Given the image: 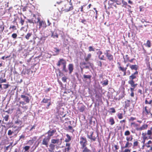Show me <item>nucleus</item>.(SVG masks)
Instances as JSON below:
<instances>
[{
    "instance_id": "1",
    "label": "nucleus",
    "mask_w": 152,
    "mask_h": 152,
    "mask_svg": "<svg viewBox=\"0 0 152 152\" xmlns=\"http://www.w3.org/2000/svg\"><path fill=\"white\" fill-rule=\"evenodd\" d=\"M138 72L135 71L132 73L129 77V80L128 83L130 84L132 87H136L137 85V84H135L134 80L136 79L138 77Z\"/></svg>"
},
{
    "instance_id": "2",
    "label": "nucleus",
    "mask_w": 152,
    "mask_h": 152,
    "mask_svg": "<svg viewBox=\"0 0 152 152\" xmlns=\"http://www.w3.org/2000/svg\"><path fill=\"white\" fill-rule=\"evenodd\" d=\"M56 65L58 66H61L62 71L65 72H68V70L66 68V61L63 58L60 59L56 64Z\"/></svg>"
},
{
    "instance_id": "3",
    "label": "nucleus",
    "mask_w": 152,
    "mask_h": 152,
    "mask_svg": "<svg viewBox=\"0 0 152 152\" xmlns=\"http://www.w3.org/2000/svg\"><path fill=\"white\" fill-rule=\"evenodd\" d=\"M142 113L143 117L148 118H151L152 115L151 111L148 109V107L147 106L143 107Z\"/></svg>"
},
{
    "instance_id": "4",
    "label": "nucleus",
    "mask_w": 152,
    "mask_h": 152,
    "mask_svg": "<svg viewBox=\"0 0 152 152\" xmlns=\"http://www.w3.org/2000/svg\"><path fill=\"white\" fill-rule=\"evenodd\" d=\"M66 115L65 114L61 117L59 114H56L53 119V123L55 124H59V122L62 123L64 122V120L62 119V118L65 117Z\"/></svg>"
},
{
    "instance_id": "5",
    "label": "nucleus",
    "mask_w": 152,
    "mask_h": 152,
    "mask_svg": "<svg viewBox=\"0 0 152 152\" xmlns=\"http://www.w3.org/2000/svg\"><path fill=\"white\" fill-rule=\"evenodd\" d=\"M71 0H70L69 2V4L70 6L69 7L68 4H65L64 6V8H62V11H64L65 12H67L72 10L74 9L72 4L71 2Z\"/></svg>"
},
{
    "instance_id": "6",
    "label": "nucleus",
    "mask_w": 152,
    "mask_h": 152,
    "mask_svg": "<svg viewBox=\"0 0 152 152\" xmlns=\"http://www.w3.org/2000/svg\"><path fill=\"white\" fill-rule=\"evenodd\" d=\"M87 139L85 137L83 136L80 137L79 143L81 146V148H84L87 145Z\"/></svg>"
},
{
    "instance_id": "7",
    "label": "nucleus",
    "mask_w": 152,
    "mask_h": 152,
    "mask_svg": "<svg viewBox=\"0 0 152 152\" xmlns=\"http://www.w3.org/2000/svg\"><path fill=\"white\" fill-rule=\"evenodd\" d=\"M91 63L88 62L86 63L85 62H81L80 63V67L81 68V71L82 72L83 69H89Z\"/></svg>"
},
{
    "instance_id": "8",
    "label": "nucleus",
    "mask_w": 152,
    "mask_h": 152,
    "mask_svg": "<svg viewBox=\"0 0 152 152\" xmlns=\"http://www.w3.org/2000/svg\"><path fill=\"white\" fill-rule=\"evenodd\" d=\"M117 64L118 65V69L119 71L123 72V75L124 76L126 75V71L127 69V68L121 66V63L119 62H118Z\"/></svg>"
},
{
    "instance_id": "9",
    "label": "nucleus",
    "mask_w": 152,
    "mask_h": 152,
    "mask_svg": "<svg viewBox=\"0 0 152 152\" xmlns=\"http://www.w3.org/2000/svg\"><path fill=\"white\" fill-rule=\"evenodd\" d=\"M104 54L109 61H113V55L110 53V50H106L105 53Z\"/></svg>"
},
{
    "instance_id": "10",
    "label": "nucleus",
    "mask_w": 152,
    "mask_h": 152,
    "mask_svg": "<svg viewBox=\"0 0 152 152\" xmlns=\"http://www.w3.org/2000/svg\"><path fill=\"white\" fill-rule=\"evenodd\" d=\"M145 149H146V152H152V141L149 140L145 144Z\"/></svg>"
},
{
    "instance_id": "11",
    "label": "nucleus",
    "mask_w": 152,
    "mask_h": 152,
    "mask_svg": "<svg viewBox=\"0 0 152 152\" xmlns=\"http://www.w3.org/2000/svg\"><path fill=\"white\" fill-rule=\"evenodd\" d=\"M50 140V139L49 138L45 136L42 140L41 145L45 146L46 148H48V146Z\"/></svg>"
},
{
    "instance_id": "12",
    "label": "nucleus",
    "mask_w": 152,
    "mask_h": 152,
    "mask_svg": "<svg viewBox=\"0 0 152 152\" xmlns=\"http://www.w3.org/2000/svg\"><path fill=\"white\" fill-rule=\"evenodd\" d=\"M89 132H88L87 133V137L88 138L90 139L92 141H95L96 140V137L95 136H93V131H91L89 133L90 135L89 134Z\"/></svg>"
},
{
    "instance_id": "13",
    "label": "nucleus",
    "mask_w": 152,
    "mask_h": 152,
    "mask_svg": "<svg viewBox=\"0 0 152 152\" xmlns=\"http://www.w3.org/2000/svg\"><path fill=\"white\" fill-rule=\"evenodd\" d=\"M37 23H39V28L42 27L45 28L46 27V25L45 22L42 20H40L39 18H38Z\"/></svg>"
},
{
    "instance_id": "14",
    "label": "nucleus",
    "mask_w": 152,
    "mask_h": 152,
    "mask_svg": "<svg viewBox=\"0 0 152 152\" xmlns=\"http://www.w3.org/2000/svg\"><path fill=\"white\" fill-rule=\"evenodd\" d=\"M56 132V130L55 129L52 130H49L46 133L48 134V136L47 137L50 139L51 137L53 136Z\"/></svg>"
},
{
    "instance_id": "15",
    "label": "nucleus",
    "mask_w": 152,
    "mask_h": 152,
    "mask_svg": "<svg viewBox=\"0 0 152 152\" xmlns=\"http://www.w3.org/2000/svg\"><path fill=\"white\" fill-rule=\"evenodd\" d=\"M145 103L146 104H149L151 105L152 104V99L150 96L149 97L146 98L145 99Z\"/></svg>"
},
{
    "instance_id": "16",
    "label": "nucleus",
    "mask_w": 152,
    "mask_h": 152,
    "mask_svg": "<svg viewBox=\"0 0 152 152\" xmlns=\"http://www.w3.org/2000/svg\"><path fill=\"white\" fill-rule=\"evenodd\" d=\"M148 127V125L147 124H144L142 126L140 127H137L136 128L137 130L138 131H141L142 130L146 129Z\"/></svg>"
},
{
    "instance_id": "17",
    "label": "nucleus",
    "mask_w": 152,
    "mask_h": 152,
    "mask_svg": "<svg viewBox=\"0 0 152 152\" xmlns=\"http://www.w3.org/2000/svg\"><path fill=\"white\" fill-rule=\"evenodd\" d=\"M48 146H49V148H48V151L50 152H54L55 145L52 143H50Z\"/></svg>"
},
{
    "instance_id": "18",
    "label": "nucleus",
    "mask_w": 152,
    "mask_h": 152,
    "mask_svg": "<svg viewBox=\"0 0 152 152\" xmlns=\"http://www.w3.org/2000/svg\"><path fill=\"white\" fill-rule=\"evenodd\" d=\"M20 96L23 99L25 102L26 103H28L29 102L30 99L28 96L24 95H21Z\"/></svg>"
},
{
    "instance_id": "19",
    "label": "nucleus",
    "mask_w": 152,
    "mask_h": 152,
    "mask_svg": "<svg viewBox=\"0 0 152 152\" xmlns=\"http://www.w3.org/2000/svg\"><path fill=\"white\" fill-rule=\"evenodd\" d=\"M68 69L69 71V73L71 74L74 69V65L72 64H69L68 65Z\"/></svg>"
},
{
    "instance_id": "20",
    "label": "nucleus",
    "mask_w": 152,
    "mask_h": 152,
    "mask_svg": "<svg viewBox=\"0 0 152 152\" xmlns=\"http://www.w3.org/2000/svg\"><path fill=\"white\" fill-rule=\"evenodd\" d=\"M4 29V22L1 20L0 21V33L1 34Z\"/></svg>"
},
{
    "instance_id": "21",
    "label": "nucleus",
    "mask_w": 152,
    "mask_h": 152,
    "mask_svg": "<svg viewBox=\"0 0 152 152\" xmlns=\"http://www.w3.org/2000/svg\"><path fill=\"white\" fill-rule=\"evenodd\" d=\"M129 67L132 70H134L135 71H137V70L138 68V66L137 65H130Z\"/></svg>"
},
{
    "instance_id": "22",
    "label": "nucleus",
    "mask_w": 152,
    "mask_h": 152,
    "mask_svg": "<svg viewBox=\"0 0 152 152\" xmlns=\"http://www.w3.org/2000/svg\"><path fill=\"white\" fill-rule=\"evenodd\" d=\"M17 131V133H18L19 131V130H18V129H16L15 130H9L8 131L7 134L8 136H10L12 135L14 132Z\"/></svg>"
},
{
    "instance_id": "23",
    "label": "nucleus",
    "mask_w": 152,
    "mask_h": 152,
    "mask_svg": "<svg viewBox=\"0 0 152 152\" xmlns=\"http://www.w3.org/2000/svg\"><path fill=\"white\" fill-rule=\"evenodd\" d=\"M50 143L53 144H58L59 142V139H52L51 140Z\"/></svg>"
},
{
    "instance_id": "24",
    "label": "nucleus",
    "mask_w": 152,
    "mask_h": 152,
    "mask_svg": "<svg viewBox=\"0 0 152 152\" xmlns=\"http://www.w3.org/2000/svg\"><path fill=\"white\" fill-rule=\"evenodd\" d=\"M83 78L85 80L88 79L89 81H91L92 76L90 75H86L84 74L83 75Z\"/></svg>"
},
{
    "instance_id": "25",
    "label": "nucleus",
    "mask_w": 152,
    "mask_h": 152,
    "mask_svg": "<svg viewBox=\"0 0 152 152\" xmlns=\"http://www.w3.org/2000/svg\"><path fill=\"white\" fill-rule=\"evenodd\" d=\"M66 138H65L64 141L67 143L69 142L72 140V137L70 136L68 134H66Z\"/></svg>"
},
{
    "instance_id": "26",
    "label": "nucleus",
    "mask_w": 152,
    "mask_h": 152,
    "mask_svg": "<svg viewBox=\"0 0 152 152\" xmlns=\"http://www.w3.org/2000/svg\"><path fill=\"white\" fill-rule=\"evenodd\" d=\"M124 108L127 109L128 107H129L130 106V101L129 100H127L125 102Z\"/></svg>"
},
{
    "instance_id": "27",
    "label": "nucleus",
    "mask_w": 152,
    "mask_h": 152,
    "mask_svg": "<svg viewBox=\"0 0 152 152\" xmlns=\"http://www.w3.org/2000/svg\"><path fill=\"white\" fill-rule=\"evenodd\" d=\"M71 144L70 143H66V144L65 146L66 148H65V151H67L68 152L71 149L70 147Z\"/></svg>"
},
{
    "instance_id": "28",
    "label": "nucleus",
    "mask_w": 152,
    "mask_h": 152,
    "mask_svg": "<svg viewBox=\"0 0 152 152\" xmlns=\"http://www.w3.org/2000/svg\"><path fill=\"white\" fill-rule=\"evenodd\" d=\"M123 59L124 63H126L129 61L130 58L128 55H126L125 56H124Z\"/></svg>"
},
{
    "instance_id": "29",
    "label": "nucleus",
    "mask_w": 152,
    "mask_h": 152,
    "mask_svg": "<svg viewBox=\"0 0 152 152\" xmlns=\"http://www.w3.org/2000/svg\"><path fill=\"white\" fill-rule=\"evenodd\" d=\"M91 57V53L88 54L87 57L84 58V60L86 62L88 61L90 59Z\"/></svg>"
},
{
    "instance_id": "30",
    "label": "nucleus",
    "mask_w": 152,
    "mask_h": 152,
    "mask_svg": "<svg viewBox=\"0 0 152 152\" xmlns=\"http://www.w3.org/2000/svg\"><path fill=\"white\" fill-rule=\"evenodd\" d=\"M83 149L82 152H91V150L88 149L86 146L84 148H81Z\"/></svg>"
},
{
    "instance_id": "31",
    "label": "nucleus",
    "mask_w": 152,
    "mask_h": 152,
    "mask_svg": "<svg viewBox=\"0 0 152 152\" xmlns=\"http://www.w3.org/2000/svg\"><path fill=\"white\" fill-rule=\"evenodd\" d=\"M86 106L84 105H82L80 107H79L78 108V109L79 111L81 112H83L85 109Z\"/></svg>"
},
{
    "instance_id": "32",
    "label": "nucleus",
    "mask_w": 152,
    "mask_h": 152,
    "mask_svg": "<svg viewBox=\"0 0 152 152\" xmlns=\"http://www.w3.org/2000/svg\"><path fill=\"white\" fill-rule=\"evenodd\" d=\"M109 122L111 125H113L115 123V121L114 118L113 117H111L109 120Z\"/></svg>"
},
{
    "instance_id": "33",
    "label": "nucleus",
    "mask_w": 152,
    "mask_h": 152,
    "mask_svg": "<svg viewBox=\"0 0 152 152\" xmlns=\"http://www.w3.org/2000/svg\"><path fill=\"white\" fill-rule=\"evenodd\" d=\"M89 123L90 125H95V122L94 121H93V117H91L89 119Z\"/></svg>"
},
{
    "instance_id": "34",
    "label": "nucleus",
    "mask_w": 152,
    "mask_h": 152,
    "mask_svg": "<svg viewBox=\"0 0 152 152\" xmlns=\"http://www.w3.org/2000/svg\"><path fill=\"white\" fill-rule=\"evenodd\" d=\"M50 100H51V99H50V98L49 99H48L44 98L42 100V101L41 102L45 103H47L48 102L50 101Z\"/></svg>"
},
{
    "instance_id": "35",
    "label": "nucleus",
    "mask_w": 152,
    "mask_h": 152,
    "mask_svg": "<svg viewBox=\"0 0 152 152\" xmlns=\"http://www.w3.org/2000/svg\"><path fill=\"white\" fill-rule=\"evenodd\" d=\"M68 130L69 131V132L73 133L75 131V130L72 127L70 126H68Z\"/></svg>"
},
{
    "instance_id": "36",
    "label": "nucleus",
    "mask_w": 152,
    "mask_h": 152,
    "mask_svg": "<svg viewBox=\"0 0 152 152\" xmlns=\"http://www.w3.org/2000/svg\"><path fill=\"white\" fill-rule=\"evenodd\" d=\"M101 83L103 86H106L108 85V81L107 79H106L103 81V82H101Z\"/></svg>"
},
{
    "instance_id": "37",
    "label": "nucleus",
    "mask_w": 152,
    "mask_h": 152,
    "mask_svg": "<svg viewBox=\"0 0 152 152\" xmlns=\"http://www.w3.org/2000/svg\"><path fill=\"white\" fill-rule=\"evenodd\" d=\"M142 139H148L147 134L145 133H142Z\"/></svg>"
},
{
    "instance_id": "38",
    "label": "nucleus",
    "mask_w": 152,
    "mask_h": 152,
    "mask_svg": "<svg viewBox=\"0 0 152 152\" xmlns=\"http://www.w3.org/2000/svg\"><path fill=\"white\" fill-rule=\"evenodd\" d=\"M145 45L146 46L148 47V48L150 47H151V44L150 41L148 40L147 41L146 43L145 44Z\"/></svg>"
},
{
    "instance_id": "39",
    "label": "nucleus",
    "mask_w": 152,
    "mask_h": 152,
    "mask_svg": "<svg viewBox=\"0 0 152 152\" xmlns=\"http://www.w3.org/2000/svg\"><path fill=\"white\" fill-rule=\"evenodd\" d=\"M147 135H148L149 138L151 139V136L152 135V132L151 130H148L147 132V133H146Z\"/></svg>"
},
{
    "instance_id": "40",
    "label": "nucleus",
    "mask_w": 152,
    "mask_h": 152,
    "mask_svg": "<svg viewBox=\"0 0 152 152\" xmlns=\"http://www.w3.org/2000/svg\"><path fill=\"white\" fill-rule=\"evenodd\" d=\"M131 126H133L134 127H136V128L137 127H138V125L135 122H133L131 123Z\"/></svg>"
},
{
    "instance_id": "41",
    "label": "nucleus",
    "mask_w": 152,
    "mask_h": 152,
    "mask_svg": "<svg viewBox=\"0 0 152 152\" xmlns=\"http://www.w3.org/2000/svg\"><path fill=\"white\" fill-rule=\"evenodd\" d=\"M121 148L122 149L129 148V142L128 141H127L125 146L124 147H121Z\"/></svg>"
},
{
    "instance_id": "42",
    "label": "nucleus",
    "mask_w": 152,
    "mask_h": 152,
    "mask_svg": "<svg viewBox=\"0 0 152 152\" xmlns=\"http://www.w3.org/2000/svg\"><path fill=\"white\" fill-rule=\"evenodd\" d=\"M139 143L138 141L136 140L134 141L133 143V147H135L137 146L138 145Z\"/></svg>"
},
{
    "instance_id": "43",
    "label": "nucleus",
    "mask_w": 152,
    "mask_h": 152,
    "mask_svg": "<svg viewBox=\"0 0 152 152\" xmlns=\"http://www.w3.org/2000/svg\"><path fill=\"white\" fill-rule=\"evenodd\" d=\"M54 49L55 50L54 51L56 53V54L55 55H58L59 54V51H60V50L57 48H54Z\"/></svg>"
},
{
    "instance_id": "44",
    "label": "nucleus",
    "mask_w": 152,
    "mask_h": 152,
    "mask_svg": "<svg viewBox=\"0 0 152 152\" xmlns=\"http://www.w3.org/2000/svg\"><path fill=\"white\" fill-rule=\"evenodd\" d=\"M96 62V64L98 66H99L100 67H102V62L101 61L97 60Z\"/></svg>"
},
{
    "instance_id": "45",
    "label": "nucleus",
    "mask_w": 152,
    "mask_h": 152,
    "mask_svg": "<svg viewBox=\"0 0 152 152\" xmlns=\"http://www.w3.org/2000/svg\"><path fill=\"white\" fill-rule=\"evenodd\" d=\"M118 118L121 119L123 118V114L122 113H118L117 115Z\"/></svg>"
},
{
    "instance_id": "46",
    "label": "nucleus",
    "mask_w": 152,
    "mask_h": 152,
    "mask_svg": "<svg viewBox=\"0 0 152 152\" xmlns=\"http://www.w3.org/2000/svg\"><path fill=\"white\" fill-rule=\"evenodd\" d=\"M30 148V146H26L23 147V149L24 150V152L28 151Z\"/></svg>"
},
{
    "instance_id": "47",
    "label": "nucleus",
    "mask_w": 152,
    "mask_h": 152,
    "mask_svg": "<svg viewBox=\"0 0 152 152\" xmlns=\"http://www.w3.org/2000/svg\"><path fill=\"white\" fill-rule=\"evenodd\" d=\"M32 34L31 33H28L25 36L26 38L28 40L29 39V37L31 36Z\"/></svg>"
},
{
    "instance_id": "48",
    "label": "nucleus",
    "mask_w": 152,
    "mask_h": 152,
    "mask_svg": "<svg viewBox=\"0 0 152 152\" xmlns=\"http://www.w3.org/2000/svg\"><path fill=\"white\" fill-rule=\"evenodd\" d=\"M12 29L13 31H14L15 30L17 29V28H16V26L14 25L10 26L9 28V29Z\"/></svg>"
},
{
    "instance_id": "49",
    "label": "nucleus",
    "mask_w": 152,
    "mask_h": 152,
    "mask_svg": "<svg viewBox=\"0 0 152 152\" xmlns=\"http://www.w3.org/2000/svg\"><path fill=\"white\" fill-rule=\"evenodd\" d=\"M7 81V80L6 79H3L2 77L0 78V84L3 83H6Z\"/></svg>"
},
{
    "instance_id": "50",
    "label": "nucleus",
    "mask_w": 152,
    "mask_h": 152,
    "mask_svg": "<svg viewBox=\"0 0 152 152\" xmlns=\"http://www.w3.org/2000/svg\"><path fill=\"white\" fill-rule=\"evenodd\" d=\"M24 20H23L22 17L20 18V23L21 24L22 26H23L24 24Z\"/></svg>"
},
{
    "instance_id": "51",
    "label": "nucleus",
    "mask_w": 152,
    "mask_h": 152,
    "mask_svg": "<svg viewBox=\"0 0 152 152\" xmlns=\"http://www.w3.org/2000/svg\"><path fill=\"white\" fill-rule=\"evenodd\" d=\"M3 89H6L9 87L10 85L8 84H3Z\"/></svg>"
},
{
    "instance_id": "52",
    "label": "nucleus",
    "mask_w": 152,
    "mask_h": 152,
    "mask_svg": "<svg viewBox=\"0 0 152 152\" xmlns=\"http://www.w3.org/2000/svg\"><path fill=\"white\" fill-rule=\"evenodd\" d=\"M88 50L89 52H91V51H95V49L93 47L91 46H90L89 47H88Z\"/></svg>"
},
{
    "instance_id": "53",
    "label": "nucleus",
    "mask_w": 152,
    "mask_h": 152,
    "mask_svg": "<svg viewBox=\"0 0 152 152\" xmlns=\"http://www.w3.org/2000/svg\"><path fill=\"white\" fill-rule=\"evenodd\" d=\"M126 122V120L125 119L122 120L120 121V124H123L124 123L123 125L124 126H125V125Z\"/></svg>"
},
{
    "instance_id": "54",
    "label": "nucleus",
    "mask_w": 152,
    "mask_h": 152,
    "mask_svg": "<svg viewBox=\"0 0 152 152\" xmlns=\"http://www.w3.org/2000/svg\"><path fill=\"white\" fill-rule=\"evenodd\" d=\"M130 134V132L129 130H126L124 133V135L126 136H129Z\"/></svg>"
},
{
    "instance_id": "55",
    "label": "nucleus",
    "mask_w": 152,
    "mask_h": 152,
    "mask_svg": "<svg viewBox=\"0 0 152 152\" xmlns=\"http://www.w3.org/2000/svg\"><path fill=\"white\" fill-rule=\"evenodd\" d=\"M51 37H53V38L58 37V35L57 33H56V34H54L53 33L51 35Z\"/></svg>"
},
{
    "instance_id": "56",
    "label": "nucleus",
    "mask_w": 152,
    "mask_h": 152,
    "mask_svg": "<svg viewBox=\"0 0 152 152\" xmlns=\"http://www.w3.org/2000/svg\"><path fill=\"white\" fill-rule=\"evenodd\" d=\"M67 79V78L65 76H64L62 78V81L64 82H66Z\"/></svg>"
},
{
    "instance_id": "57",
    "label": "nucleus",
    "mask_w": 152,
    "mask_h": 152,
    "mask_svg": "<svg viewBox=\"0 0 152 152\" xmlns=\"http://www.w3.org/2000/svg\"><path fill=\"white\" fill-rule=\"evenodd\" d=\"M114 147L115 148V150L113 151V152L115 151H117V150H118L119 148V146L116 145H114Z\"/></svg>"
},
{
    "instance_id": "58",
    "label": "nucleus",
    "mask_w": 152,
    "mask_h": 152,
    "mask_svg": "<svg viewBox=\"0 0 152 152\" xmlns=\"http://www.w3.org/2000/svg\"><path fill=\"white\" fill-rule=\"evenodd\" d=\"M114 1V0H109L108 2V4L110 5H111L113 4Z\"/></svg>"
},
{
    "instance_id": "59",
    "label": "nucleus",
    "mask_w": 152,
    "mask_h": 152,
    "mask_svg": "<svg viewBox=\"0 0 152 152\" xmlns=\"http://www.w3.org/2000/svg\"><path fill=\"white\" fill-rule=\"evenodd\" d=\"M17 36V35L16 33H13L12 35V37L14 39H16Z\"/></svg>"
},
{
    "instance_id": "60",
    "label": "nucleus",
    "mask_w": 152,
    "mask_h": 152,
    "mask_svg": "<svg viewBox=\"0 0 152 152\" xmlns=\"http://www.w3.org/2000/svg\"><path fill=\"white\" fill-rule=\"evenodd\" d=\"M102 54V51L99 50L97 53V54L98 55V58L101 56V55Z\"/></svg>"
},
{
    "instance_id": "61",
    "label": "nucleus",
    "mask_w": 152,
    "mask_h": 152,
    "mask_svg": "<svg viewBox=\"0 0 152 152\" xmlns=\"http://www.w3.org/2000/svg\"><path fill=\"white\" fill-rule=\"evenodd\" d=\"M27 23H34V22L33 21V20L32 19H28L27 21L26 22Z\"/></svg>"
},
{
    "instance_id": "62",
    "label": "nucleus",
    "mask_w": 152,
    "mask_h": 152,
    "mask_svg": "<svg viewBox=\"0 0 152 152\" xmlns=\"http://www.w3.org/2000/svg\"><path fill=\"white\" fill-rule=\"evenodd\" d=\"M9 118V115H6L4 117V118L6 121H7L8 120Z\"/></svg>"
},
{
    "instance_id": "63",
    "label": "nucleus",
    "mask_w": 152,
    "mask_h": 152,
    "mask_svg": "<svg viewBox=\"0 0 152 152\" xmlns=\"http://www.w3.org/2000/svg\"><path fill=\"white\" fill-rule=\"evenodd\" d=\"M132 136L131 138H130L129 137H127L126 138V140L127 141L129 142V141H131L132 140Z\"/></svg>"
},
{
    "instance_id": "64",
    "label": "nucleus",
    "mask_w": 152,
    "mask_h": 152,
    "mask_svg": "<svg viewBox=\"0 0 152 152\" xmlns=\"http://www.w3.org/2000/svg\"><path fill=\"white\" fill-rule=\"evenodd\" d=\"M136 119L135 117H131L129 119V121H133Z\"/></svg>"
}]
</instances>
